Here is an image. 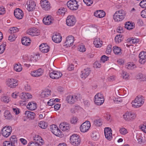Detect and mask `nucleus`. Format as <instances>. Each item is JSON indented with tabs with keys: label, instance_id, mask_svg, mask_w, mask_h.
Here are the masks:
<instances>
[{
	"label": "nucleus",
	"instance_id": "obj_1",
	"mask_svg": "<svg viewBox=\"0 0 146 146\" xmlns=\"http://www.w3.org/2000/svg\"><path fill=\"white\" fill-rule=\"evenodd\" d=\"M144 98L142 95H139L136 97L132 101V105L134 108H138L141 106L144 102Z\"/></svg>",
	"mask_w": 146,
	"mask_h": 146
},
{
	"label": "nucleus",
	"instance_id": "obj_2",
	"mask_svg": "<svg viewBox=\"0 0 146 146\" xmlns=\"http://www.w3.org/2000/svg\"><path fill=\"white\" fill-rule=\"evenodd\" d=\"M125 15V12L123 10L117 11L113 16L114 20L117 22L121 21L124 19Z\"/></svg>",
	"mask_w": 146,
	"mask_h": 146
},
{
	"label": "nucleus",
	"instance_id": "obj_3",
	"mask_svg": "<svg viewBox=\"0 0 146 146\" xmlns=\"http://www.w3.org/2000/svg\"><path fill=\"white\" fill-rule=\"evenodd\" d=\"M104 101L103 95L100 93H97L94 97V101L95 104L97 105H101L104 103Z\"/></svg>",
	"mask_w": 146,
	"mask_h": 146
},
{
	"label": "nucleus",
	"instance_id": "obj_4",
	"mask_svg": "<svg viewBox=\"0 0 146 146\" xmlns=\"http://www.w3.org/2000/svg\"><path fill=\"white\" fill-rule=\"evenodd\" d=\"M136 114L132 111H127L123 115V118L127 121H132L136 118Z\"/></svg>",
	"mask_w": 146,
	"mask_h": 146
},
{
	"label": "nucleus",
	"instance_id": "obj_5",
	"mask_svg": "<svg viewBox=\"0 0 146 146\" xmlns=\"http://www.w3.org/2000/svg\"><path fill=\"white\" fill-rule=\"evenodd\" d=\"M70 141L72 145L74 146H77L80 145L81 140L78 135L74 134L70 136Z\"/></svg>",
	"mask_w": 146,
	"mask_h": 146
},
{
	"label": "nucleus",
	"instance_id": "obj_6",
	"mask_svg": "<svg viewBox=\"0 0 146 146\" xmlns=\"http://www.w3.org/2000/svg\"><path fill=\"white\" fill-rule=\"evenodd\" d=\"M12 128L10 126H6L3 127L1 130V134L4 137L7 138L11 134Z\"/></svg>",
	"mask_w": 146,
	"mask_h": 146
},
{
	"label": "nucleus",
	"instance_id": "obj_7",
	"mask_svg": "<svg viewBox=\"0 0 146 146\" xmlns=\"http://www.w3.org/2000/svg\"><path fill=\"white\" fill-rule=\"evenodd\" d=\"M80 95L79 94L74 95L68 96L66 97V100L68 103L71 104H74L77 100L80 99Z\"/></svg>",
	"mask_w": 146,
	"mask_h": 146
},
{
	"label": "nucleus",
	"instance_id": "obj_8",
	"mask_svg": "<svg viewBox=\"0 0 146 146\" xmlns=\"http://www.w3.org/2000/svg\"><path fill=\"white\" fill-rule=\"evenodd\" d=\"M67 4L68 7L72 10H76L78 8L77 2L75 0H71L67 3Z\"/></svg>",
	"mask_w": 146,
	"mask_h": 146
},
{
	"label": "nucleus",
	"instance_id": "obj_9",
	"mask_svg": "<svg viewBox=\"0 0 146 146\" xmlns=\"http://www.w3.org/2000/svg\"><path fill=\"white\" fill-rule=\"evenodd\" d=\"M6 83L7 85L11 88H15L18 84L17 80L14 79H9Z\"/></svg>",
	"mask_w": 146,
	"mask_h": 146
},
{
	"label": "nucleus",
	"instance_id": "obj_10",
	"mask_svg": "<svg viewBox=\"0 0 146 146\" xmlns=\"http://www.w3.org/2000/svg\"><path fill=\"white\" fill-rule=\"evenodd\" d=\"M66 22L68 26H73L75 25L76 22V18L73 15L68 16L67 17Z\"/></svg>",
	"mask_w": 146,
	"mask_h": 146
},
{
	"label": "nucleus",
	"instance_id": "obj_11",
	"mask_svg": "<svg viewBox=\"0 0 146 146\" xmlns=\"http://www.w3.org/2000/svg\"><path fill=\"white\" fill-rule=\"evenodd\" d=\"M91 125L89 121H86L81 125L80 129L81 132H85L90 128Z\"/></svg>",
	"mask_w": 146,
	"mask_h": 146
},
{
	"label": "nucleus",
	"instance_id": "obj_12",
	"mask_svg": "<svg viewBox=\"0 0 146 146\" xmlns=\"http://www.w3.org/2000/svg\"><path fill=\"white\" fill-rule=\"evenodd\" d=\"M50 131L54 135L60 137L61 132L58 127L55 125H52L50 126Z\"/></svg>",
	"mask_w": 146,
	"mask_h": 146
},
{
	"label": "nucleus",
	"instance_id": "obj_13",
	"mask_svg": "<svg viewBox=\"0 0 146 146\" xmlns=\"http://www.w3.org/2000/svg\"><path fill=\"white\" fill-rule=\"evenodd\" d=\"M62 74L60 72L55 71H53L52 72H50L49 76L52 79H58L60 78L62 76Z\"/></svg>",
	"mask_w": 146,
	"mask_h": 146
},
{
	"label": "nucleus",
	"instance_id": "obj_14",
	"mask_svg": "<svg viewBox=\"0 0 146 146\" xmlns=\"http://www.w3.org/2000/svg\"><path fill=\"white\" fill-rule=\"evenodd\" d=\"M40 4L42 9L46 11H48L50 9V3L47 0H41Z\"/></svg>",
	"mask_w": 146,
	"mask_h": 146
},
{
	"label": "nucleus",
	"instance_id": "obj_15",
	"mask_svg": "<svg viewBox=\"0 0 146 146\" xmlns=\"http://www.w3.org/2000/svg\"><path fill=\"white\" fill-rule=\"evenodd\" d=\"M14 15L15 17L19 19H22L23 17V12L19 8H17L14 10Z\"/></svg>",
	"mask_w": 146,
	"mask_h": 146
},
{
	"label": "nucleus",
	"instance_id": "obj_16",
	"mask_svg": "<svg viewBox=\"0 0 146 146\" xmlns=\"http://www.w3.org/2000/svg\"><path fill=\"white\" fill-rule=\"evenodd\" d=\"M27 32L29 35L33 36H38L40 35L39 31L35 28H31L28 30Z\"/></svg>",
	"mask_w": 146,
	"mask_h": 146
},
{
	"label": "nucleus",
	"instance_id": "obj_17",
	"mask_svg": "<svg viewBox=\"0 0 146 146\" xmlns=\"http://www.w3.org/2000/svg\"><path fill=\"white\" fill-rule=\"evenodd\" d=\"M43 73V70L41 68H39L37 70L31 72V75L34 77H38L41 76Z\"/></svg>",
	"mask_w": 146,
	"mask_h": 146
},
{
	"label": "nucleus",
	"instance_id": "obj_18",
	"mask_svg": "<svg viewBox=\"0 0 146 146\" xmlns=\"http://www.w3.org/2000/svg\"><path fill=\"white\" fill-rule=\"evenodd\" d=\"M50 48V47L46 44H42L39 46V49L40 51L43 53L48 52Z\"/></svg>",
	"mask_w": 146,
	"mask_h": 146
},
{
	"label": "nucleus",
	"instance_id": "obj_19",
	"mask_svg": "<svg viewBox=\"0 0 146 146\" xmlns=\"http://www.w3.org/2000/svg\"><path fill=\"white\" fill-rule=\"evenodd\" d=\"M35 4L34 1L30 0L27 1V9L29 11H33L35 9Z\"/></svg>",
	"mask_w": 146,
	"mask_h": 146
},
{
	"label": "nucleus",
	"instance_id": "obj_20",
	"mask_svg": "<svg viewBox=\"0 0 146 146\" xmlns=\"http://www.w3.org/2000/svg\"><path fill=\"white\" fill-rule=\"evenodd\" d=\"M90 72V70L89 68H86L84 69L81 72L82 74L81 75V77L82 78L85 79L89 75Z\"/></svg>",
	"mask_w": 146,
	"mask_h": 146
},
{
	"label": "nucleus",
	"instance_id": "obj_21",
	"mask_svg": "<svg viewBox=\"0 0 146 146\" xmlns=\"http://www.w3.org/2000/svg\"><path fill=\"white\" fill-rule=\"evenodd\" d=\"M94 15L99 18L103 17L105 15V13L102 10L97 11L94 13Z\"/></svg>",
	"mask_w": 146,
	"mask_h": 146
},
{
	"label": "nucleus",
	"instance_id": "obj_22",
	"mask_svg": "<svg viewBox=\"0 0 146 146\" xmlns=\"http://www.w3.org/2000/svg\"><path fill=\"white\" fill-rule=\"evenodd\" d=\"M74 37H67L66 40L65 42V45L67 46V47L70 46L73 44L74 40Z\"/></svg>",
	"mask_w": 146,
	"mask_h": 146
},
{
	"label": "nucleus",
	"instance_id": "obj_23",
	"mask_svg": "<svg viewBox=\"0 0 146 146\" xmlns=\"http://www.w3.org/2000/svg\"><path fill=\"white\" fill-rule=\"evenodd\" d=\"M42 21L45 25H49L52 23L53 20L52 19L51 17L48 16L46 17H44Z\"/></svg>",
	"mask_w": 146,
	"mask_h": 146
},
{
	"label": "nucleus",
	"instance_id": "obj_24",
	"mask_svg": "<svg viewBox=\"0 0 146 146\" xmlns=\"http://www.w3.org/2000/svg\"><path fill=\"white\" fill-rule=\"evenodd\" d=\"M27 108L31 110H35L37 108L36 104L33 102H29L27 106Z\"/></svg>",
	"mask_w": 146,
	"mask_h": 146
},
{
	"label": "nucleus",
	"instance_id": "obj_25",
	"mask_svg": "<svg viewBox=\"0 0 146 146\" xmlns=\"http://www.w3.org/2000/svg\"><path fill=\"white\" fill-rule=\"evenodd\" d=\"M31 40L29 37H23L21 39L22 44L25 45H28L31 43Z\"/></svg>",
	"mask_w": 146,
	"mask_h": 146
},
{
	"label": "nucleus",
	"instance_id": "obj_26",
	"mask_svg": "<svg viewBox=\"0 0 146 146\" xmlns=\"http://www.w3.org/2000/svg\"><path fill=\"white\" fill-rule=\"evenodd\" d=\"M94 44L96 47L98 48L102 46V42L100 41V38L97 37L95 39Z\"/></svg>",
	"mask_w": 146,
	"mask_h": 146
},
{
	"label": "nucleus",
	"instance_id": "obj_27",
	"mask_svg": "<svg viewBox=\"0 0 146 146\" xmlns=\"http://www.w3.org/2000/svg\"><path fill=\"white\" fill-rule=\"evenodd\" d=\"M60 128L63 131H66L69 129L70 127L69 125L64 123H61L59 125Z\"/></svg>",
	"mask_w": 146,
	"mask_h": 146
},
{
	"label": "nucleus",
	"instance_id": "obj_28",
	"mask_svg": "<svg viewBox=\"0 0 146 146\" xmlns=\"http://www.w3.org/2000/svg\"><path fill=\"white\" fill-rule=\"evenodd\" d=\"M51 94V90L48 89H46L41 93L40 95L41 97L46 98L50 96Z\"/></svg>",
	"mask_w": 146,
	"mask_h": 146
},
{
	"label": "nucleus",
	"instance_id": "obj_29",
	"mask_svg": "<svg viewBox=\"0 0 146 146\" xmlns=\"http://www.w3.org/2000/svg\"><path fill=\"white\" fill-rule=\"evenodd\" d=\"M113 50L114 54L116 55L121 54L122 53L121 48L118 46L113 47Z\"/></svg>",
	"mask_w": 146,
	"mask_h": 146
},
{
	"label": "nucleus",
	"instance_id": "obj_30",
	"mask_svg": "<svg viewBox=\"0 0 146 146\" xmlns=\"http://www.w3.org/2000/svg\"><path fill=\"white\" fill-rule=\"evenodd\" d=\"M25 114L26 117L30 119H33L35 117V114L29 111H25Z\"/></svg>",
	"mask_w": 146,
	"mask_h": 146
},
{
	"label": "nucleus",
	"instance_id": "obj_31",
	"mask_svg": "<svg viewBox=\"0 0 146 146\" xmlns=\"http://www.w3.org/2000/svg\"><path fill=\"white\" fill-rule=\"evenodd\" d=\"M136 67V65L132 62H129L127 64L125 68L128 70L133 69Z\"/></svg>",
	"mask_w": 146,
	"mask_h": 146
},
{
	"label": "nucleus",
	"instance_id": "obj_32",
	"mask_svg": "<svg viewBox=\"0 0 146 146\" xmlns=\"http://www.w3.org/2000/svg\"><path fill=\"white\" fill-rule=\"evenodd\" d=\"M125 28L128 30H130L135 27L134 26L133 23H131L129 22L126 23L125 25Z\"/></svg>",
	"mask_w": 146,
	"mask_h": 146
},
{
	"label": "nucleus",
	"instance_id": "obj_33",
	"mask_svg": "<svg viewBox=\"0 0 146 146\" xmlns=\"http://www.w3.org/2000/svg\"><path fill=\"white\" fill-rule=\"evenodd\" d=\"M34 57H32L30 59H28L27 61V64H25V65L26 66L28 67H29L30 66H31V65H33L34 62Z\"/></svg>",
	"mask_w": 146,
	"mask_h": 146
},
{
	"label": "nucleus",
	"instance_id": "obj_34",
	"mask_svg": "<svg viewBox=\"0 0 146 146\" xmlns=\"http://www.w3.org/2000/svg\"><path fill=\"white\" fill-rule=\"evenodd\" d=\"M34 140L35 141V142L37 143H41V144H43L44 143L42 139L38 135L35 136V137L34 138Z\"/></svg>",
	"mask_w": 146,
	"mask_h": 146
},
{
	"label": "nucleus",
	"instance_id": "obj_35",
	"mask_svg": "<svg viewBox=\"0 0 146 146\" xmlns=\"http://www.w3.org/2000/svg\"><path fill=\"white\" fill-rule=\"evenodd\" d=\"M127 41L130 43L135 44L138 42L139 41V40L138 38H134V37H132L127 39Z\"/></svg>",
	"mask_w": 146,
	"mask_h": 146
},
{
	"label": "nucleus",
	"instance_id": "obj_36",
	"mask_svg": "<svg viewBox=\"0 0 146 146\" xmlns=\"http://www.w3.org/2000/svg\"><path fill=\"white\" fill-rule=\"evenodd\" d=\"M104 133L105 137H108V135L109 134V136H110V135H111V129L109 127H106L104 129Z\"/></svg>",
	"mask_w": 146,
	"mask_h": 146
},
{
	"label": "nucleus",
	"instance_id": "obj_37",
	"mask_svg": "<svg viewBox=\"0 0 146 146\" xmlns=\"http://www.w3.org/2000/svg\"><path fill=\"white\" fill-rule=\"evenodd\" d=\"M1 101L3 102L7 103L10 101V100L8 96H3L1 98Z\"/></svg>",
	"mask_w": 146,
	"mask_h": 146
},
{
	"label": "nucleus",
	"instance_id": "obj_38",
	"mask_svg": "<svg viewBox=\"0 0 146 146\" xmlns=\"http://www.w3.org/2000/svg\"><path fill=\"white\" fill-rule=\"evenodd\" d=\"M22 69V68L20 64L18 63L15 64L14 69L16 71L20 72L21 71Z\"/></svg>",
	"mask_w": 146,
	"mask_h": 146
},
{
	"label": "nucleus",
	"instance_id": "obj_39",
	"mask_svg": "<svg viewBox=\"0 0 146 146\" xmlns=\"http://www.w3.org/2000/svg\"><path fill=\"white\" fill-rule=\"evenodd\" d=\"M9 141L15 146L17 144V139L16 136L15 135H13L11 137L10 141Z\"/></svg>",
	"mask_w": 146,
	"mask_h": 146
},
{
	"label": "nucleus",
	"instance_id": "obj_40",
	"mask_svg": "<svg viewBox=\"0 0 146 146\" xmlns=\"http://www.w3.org/2000/svg\"><path fill=\"white\" fill-rule=\"evenodd\" d=\"M38 125L41 128L45 129L47 126V124L44 121H42L38 123Z\"/></svg>",
	"mask_w": 146,
	"mask_h": 146
},
{
	"label": "nucleus",
	"instance_id": "obj_41",
	"mask_svg": "<svg viewBox=\"0 0 146 146\" xmlns=\"http://www.w3.org/2000/svg\"><path fill=\"white\" fill-rule=\"evenodd\" d=\"M94 124L96 126H100L102 125V122L101 119H98L94 120Z\"/></svg>",
	"mask_w": 146,
	"mask_h": 146
},
{
	"label": "nucleus",
	"instance_id": "obj_42",
	"mask_svg": "<svg viewBox=\"0 0 146 146\" xmlns=\"http://www.w3.org/2000/svg\"><path fill=\"white\" fill-rule=\"evenodd\" d=\"M119 131L121 134L123 135H125L128 133L127 130L125 128L122 127L119 128Z\"/></svg>",
	"mask_w": 146,
	"mask_h": 146
},
{
	"label": "nucleus",
	"instance_id": "obj_43",
	"mask_svg": "<svg viewBox=\"0 0 146 146\" xmlns=\"http://www.w3.org/2000/svg\"><path fill=\"white\" fill-rule=\"evenodd\" d=\"M19 29L17 27H13L11 28L9 31V33L10 34H13L18 32Z\"/></svg>",
	"mask_w": 146,
	"mask_h": 146
},
{
	"label": "nucleus",
	"instance_id": "obj_44",
	"mask_svg": "<svg viewBox=\"0 0 146 146\" xmlns=\"http://www.w3.org/2000/svg\"><path fill=\"white\" fill-rule=\"evenodd\" d=\"M4 116L6 119H10L11 118V115L8 111H6L4 113Z\"/></svg>",
	"mask_w": 146,
	"mask_h": 146
},
{
	"label": "nucleus",
	"instance_id": "obj_45",
	"mask_svg": "<svg viewBox=\"0 0 146 146\" xmlns=\"http://www.w3.org/2000/svg\"><path fill=\"white\" fill-rule=\"evenodd\" d=\"M7 65L6 61L4 59L1 60L0 61V67L3 68L5 67Z\"/></svg>",
	"mask_w": 146,
	"mask_h": 146
},
{
	"label": "nucleus",
	"instance_id": "obj_46",
	"mask_svg": "<svg viewBox=\"0 0 146 146\" xmlns=\"http://www.w3.org/2000/svg\"><path fill=\"white\" fill-rule=\"evenodd\" d=\"M121 75L123 78L125 80L128 79L129 77V74L128 73L124 71H122Z\"/></svg>",
	"mask_w": 146,
	"mask_h": 146
},
{
	"label": "nucleus",
	"instance_id": "obj_47",
	"mask_svg": "<svg viewBox=\"0 0 146 146\" xmlns=\"http://www.w3.org/2000/svg\"><path fill=\"white\" fill-rule=\"evenodd\" d=\"M52 39L54 42L59 43L61 42L62 37H52Z\"/></svg>",
	"mask_w": 146,
	"mask_h": 146
},
{
	"label": "nucleus",
	"instance_id": "obj_48",
	"mask_svg": "<svg viewBox=\"0 0 146 146\" xmlns=\"http://www.w3.org/2000/svg\"><path fill=\"white\" fill-rule=\"evenodd\" d=\"M66 11V9L65 8H61L58 10L57 13L58 14H59L62 15L65 13Z\"/></svg>",
	"mask_w": 146,
	"mask_h": 146
},
{
	"label": "nucleus",
	"instance_id": "obj_49",
	"mask_svg": "<svg viewBox=\"0 0 146 146\" xmlns=\"http://www.w3.org/2000/svg\"><path fill=\"white\" fill-rule=\"evenodd\" d=\"M3 146H15L9 141H5L3 143Z\"/></svg>",
	"mask_w": 146,
	"mask_h": 146
},
{
	"label": "nucleus",
	"instance_id": "obj_50",
	"mask_svg": "<svg viewBox=\"0 0 146 146\" xmlns=\"http://www.w3.org/2000/svg\"><path fill=\"white\" fill-rule=\"evenodd\" d=\"M91 137L93 139L96 140L98 138L99 135L97 132H94L92 135Z\"/></svg>",
	"mask_w": 146,
	"mask_h": 146
},
{
	"label": "nucleus",
	"instance_id": "obj_51",
	"mask_svg": "<svg viewBox=\"0 0 146 146\" xmlns=\"http://www.w3.org/2000/svg\"><path fill=\"white\" fill-rule=\"evenodd\" d=\"M24 89L27 91H29L31 90V87L29 84L26 83L24 85Z\"/></svg>",
	"mask_w": 146,
	"mask_h": 146
},
{
	"label": "nucleus",
	"instance_id": "obj_52",
	"mask_svg": "<svg viewBox=\"0 0 146 146\" xmlns=\"http://www.w3.org/2000/svg\"><path fill=\"white\" fill-rule=\"evenodd\" d=\"M78 120V119L77 117H73L71 118L70 122L72 124H75L77 122Z\"/></svg>",
	"mask_w": 146,
	"mask_h": 146
},
{
	"label": "nucleus",
	"instance_id": "obj_53",
	"mask_svg": "<svg viewBox=\"0 0 146 146\" xmlns=\"http://www.w3.org/2000/svg\"><path fill=\"white\" fill-rule=\"evenodd\" d=\"M139 57L146 60V52L144 51L141 52L139 55Z\"/></svg>",
	"mask_w": 146,
	"mask_h": 146
},
{
	"label": "nucleus",
	"instance_id": "obj_54",
	"mask_svg": "<svg viewBox=\"0 0 146 146\" xmlns=\"http://www.w3.org/2000/svg\"><path fill=\"white\" fill-rule=\"evenodd\" d=\"M78 49L80 52H84L85 51L86 48H85L84 45H80L78 46Z\"/></svg>",
	"mask_w": 146,
	"mask_h": 146
},
{
	"label": "nucleus",
	"instance_id": "obj_55",
	"mask_svg": "<svg viewBox=\"0 0 146 146\" xmlns=\"http://www.w3.org/2000/svg\"><path fill=\"white\" fill-rule=\"evenodd\" d=\"M139 5L142 8H146V0H144L141 1L139 3Z\"/></svg>",
	"mask_w": 146,
	"mask_h": 146
},
{
	"label": "nucleus",
	"instance_id": "obj_56",
	"mask_svg": "<svg viewBox=\"0 0 146 146\" xmlns=\"http://www.w3.org/2000/svg\"><path fill=\"white\" fill-rule=\"evenodd\" d=\"M83 1L88 6H90L93 3L92 0H83Z\"/></svg>",
	"mask_w": 146,
	"mask_h": 146
},
{
	"label": "nucleus",
	"instance_id": "obj_57",
	"mask_svg": "<svg viewBox=\"0 0 146 146\" xmlns=\"http://www.w3.org/2000/svg\"><path fill=\"white\" fill-rule=\"evenodd\" d=\"M5 44H3L0 46V54L3 53L5 49Z\"/></svg>",
	"mask_w": 146,
	"mask_h": 146
},
{
	"label": "nucleus",
	"instance_id": "obj_58",
	"mask_svg": "<svg viewBox=\"0 0 146 146\" xmlns=\"http://www.w3.org/2000/svg\"><path fill=\"white\" fill-rule=\"evenodd\" d=\"M115 40L116 43H119L122 41L123 38L122 37H115Z\"/></svg>",
	"mask_w": 146,
	"mask_h": 146
},
{
	"label": "nucleus",
	"instance_id": "obj_59",
	"mask_svg": "<svg viewBox=\"0 0 146 146\" xmlns=\"http://www.w3.org/2000/svg\"><path fill=\"white\" fill-rule=\"evenodd\" d=\"M5 13V9L3 6H0V15H2Z\"/></svg>",
	"mask_w": 146,
	"mask_h": 146
},
{
	"label": "nucleus",
	"instance_id": "obj_60",
	"mask_svg": "<svg viewBox=\"0 0 146 146\" xmlns=\"http://www.w3.org/2000/svg\"><path fill=\"white\" fill-rule=\"evenodd\" d=\"M20 98L24 100H27V93H22L20 95Z\"/></svg>",
	"mask_w": 146,
	"mask_h": 146
},
{
	"label": "nucleus",
	"instance_id": "obj_61",
	"mask_svg": "<svg viewBox=\"0 0 146 146\" xmlns=\"http://www.w3.org/2000/svg\"><path fill=\"white\" fill-rule=\"evenodd\" d=\"M137 79H141L142 80H144L145 78V76L141 74H139L137 76Z\"/></svg>",
	"mask_w": 146,
	"mask_h": 146
},
{
	"label": "nucleus",
	"instance_id": "obj_62",
	"mask_svg": "<svg viewBox=\"0 0 146 146\" xmlns=\"http://www.w3.org/2000/svg\"><path fill=\"white\" fill-rule=\"evenodd\" d=\"M111 47L112 46L111 45H110L109 46H108L106 50V52L107 54H110L111 51Z\"/></svg>",
	"mask_w": 146,
	"mask_h": 146
},
{
	"label": "nucleus",
	"instance_id": "obj_63",
	"mask_svg": "<svg viewBox=\"0 0 146 146\" xmlns=\"http://www.w3.org/2000/svg\"><path fill=\"white\" fill-rule=\"evenodd\" d=\"M108 57L106 56L105 55H103L102 56L101 58V60L104 63L105 61L108 60Z\"/></svg>",
	"mask_w": 146,
	"mask_h": 146
},
{
	"label": "nucleus",
	"instance_id": "obj_64",
	"mask_svg": "<svg viewBox=\"0 0 146 146\" xmlns=\"http://www.w3.org/2000/svg\"><path fill=\"white\" fill-rule=\"evenodd\" d=\"M141 16L142 17L146 18V9L141 12Z\"/></svg>",
	"mask_w": 146,
	"mask_h": 146
}]
</instances>
